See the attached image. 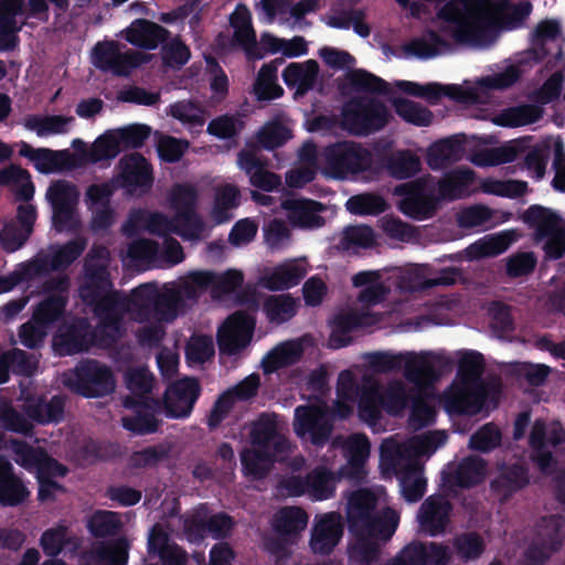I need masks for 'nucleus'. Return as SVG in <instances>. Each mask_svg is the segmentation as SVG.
Here are the masks:
<instances>
[{
  "label": "nucleus",
  "instance_id": "f257e3e1",
  "mask_svg": "<svg viewBox=\"0 0 565 565\" xmlns=\"http://www.w3.org/2000/svg\"><path fill=\"white\" fill-rule=\"evenodd\" d=\"M109 262V252L105 247L94 246L88 253L79 297L98 322L93 333L84 320L67 332L61 330L53 339L57 354H75L93 344L110 347L126 331L125 317L140 324L136 335L142 345H156L163 339L167 326L189 303L211 289L213 281L212 271H192L178 281L146 282L124 295L113 288Z\"/></svg>",
  "mask_w": 565,
  "mask_h": 565
},
{
  "label": "nucleus",
  "instance_id": "f03ea898",
  "mask_svg": "<svg viewBox=\"0 0 565 565\" xmlns=\"http://www.w3.org/2000/svg\"><path fill=\"white\" fill-rule=\"evenodd\" d=\"M531 4H518L501 0L484 8L465 7L455 10L447 7L439 10L434 28L404 46L406 56L420 60L433 58L449 51V39L458 43L483 47L494 42L500 30L518 28L530 14Z\"/></svg>",
  "mask_w": 565,
  "mask_h": 565
},
{
  "label": "nucleus",
  "instance_id": "7ed1b4c3",
  "mask_svg": "<svg viewBox=\"0 0 565 565\" xmlns=\"http://www.w3.org/2000/svg\"><path fill=\"white\" fill-rule=\"evenodd\" d=\"M458 278V271L454 268L443 269L438 276L431 277L430 269L426 265H407L390 270H366L353 276L352 282L361 288L358 302L361 308H352L339 313L332 326L329 343L332 348H342L350 343L349 332L359 327H367L381 321V317L370 310L382 300L390 291L392 285L401 290H416L433 286L452 285Z\"/></svg>",
  "mask_w": 565,
  "mask_h": 565
},
{
  "label": "nucleus",
  "instance_id": "20e7f679",
  "mask_svg": "<svg viewBox=\"0 0 565 565\" xmlns=\"http://www.w3.org/2000/svg\"><path fill=\"white\" fill-rule=\"evenodd\" d=\"M522 63H510L491 75L482 76L476 81H465L462 84L441 85L439 83L419 84L411 81H395L392 86L405 94L436 104L443 96L462 104H484L490 92L504 89L513 85L521 76ZM351 82L360 89L387 94L391 84L364 71H356L351 75Z\"/></svg>",
  "mask_w": 565,
  "mask_h": 565
},
{
  "label": "nucleus",
  "instance_id": "39448f33",
  "mask_svg": "<svg viewBox=\"0 0 565 565\" xmlns=\"http://www.w3.org/2000/svg\"><path fill=\"white\" fill-rule=\"evenodd\" d=\"M386 493L358 490L348 499L347 520L354 542L349 547V557L358 565H370L380 553L381 543L395 533L399 515L386 507Z\"/></svg>",
  "mask_w": 565,
  "mask_h": 565
},
{
  "label": "nucleus",
  "instance_id": "423d86ee",
  "mask_svg": "<svg viewBox=\"0 0 565 565\" xmlns=\"http://www.w3.org/2000/svg\"><path fill=\"white\" fill-rule=\"evenodd\" d=\"M446 441L441 430L403 439L391 436L380 445L379 469L384 479L397 478L405 501L415 503L426 492L423 457H429Z\"/></svg>",
  "mask_w": 565,
  "mask_h": 565
},
{
  "label": "nucleus",
  "instance_id": "0eeeda50",
  "mask_svg": "<svg viewBox=\"0 0 565 565\" xmlns=\"http://www.w3.org/2000/svg\"><path fill=\"white\" fill-rule=\"evenodd\" d=\"M163 504L167 510H171V515L149 530L145 565H185L184 552L170 536L175 524H183V532L189 541H196L206 532L214 537L226 536L232 530L233 523L227 515H211L205 507H199L182 519L173 516L179 509L175 499L166 500Z\"/></svg>",
  "mask_w": 565,
  "mask_h": 565
},
{
  "label": "nucleus",
  "instance_id": "6e6552de",
  "mask_svg": "<svg viewBox=\"0 0 565 565\" xmlns=\"http://www.w3.org/2000/svg\"><path fill=\"white\" fill-rule=\"evenodd\" d=\"M168 206L174 211V217L162 213L137 210L131 212L122 230L132 235L148 231L158 235L174 233L183 239L198 241L206 233V226L196 213L199 190L192 183H175L166 195Z\"/></svg>",
  "mask_w": 565,
  "mask_h": 565
},
{
  "label": "nucleus",
  "instance_id": "1a4fd4ad",
  "mask_svg": "<svg viewBox=\"0 0 565 565\" xmlns=\"http://www.w3.org/2000/svg\"><path fill=\"white\" fill-rule=\"evenodd\" d=\"M457 356V375L439 398L446 412L475 415L490 403L495 404L501 392L500 383L482 381V355L475 351H460Z\"/></svg>",
  "mask_w": 565,
  "mask_h": 565
},
{
  "label": "nucleus",
  "instance_id": "9d476101",
  "mask_svg": "<svg viewBox=\"0 0 565 565\" xmlns=\"http://www.w3.org/2000/svg\"><path fill=\"white\" fill-rule=\"evenodd\" d=\"M475 172L470 169H456L435 184L431 177L402 184L396 192L405 195L401 202L404 214L424 220L431 216L440 200H457L469 196L473 191Z\"/></svg>",
  "mask_w": 565,
  "mask_h": 565
},
{
  "label": "nucleus",
  "instance_id": "9b49d317",
  "mask_svg": "<svg viewBox=\"0 0 565 565\" xmlns=\"http://www.w3.org/2000/svg\"><path fill=\"white\" fill-rule=\"evenodd\" d=\"M250 448L241 454L243 471L252 479L262 478L275 461H281L291 452V443L279 433L278 418L262 414L249 425Z\"/></svg>",
  "mask_w": 565,
  "mask_h": 565
},
{
  "label": "nucleus",
  "instance_id": "f8f14e48",
  "mask_svg": "<svg viewBox=\"0 0 565 565\" xmlns=\"http://www.w3.org/2000/svg\"><path fill=\"white\" fill-rule=\"evenodd\" d=\"M416 390L402 379L380 384L372 376H363L358 405L359 418L373 429L382 427L383 414L401 416L408 407Z\"/></svg>",
  "mask_w": 565,
  "mask_h": 565
},
{
  "label": "nucleus",
  "instance_id": "ddd939ff",
  "mask_svg": "<svg viewBox=\"0 0 565 565\" xmlns=\"http://www.w3.org/2000/svg\"><path fill=\"white\" fill-rule=\"evenodd\" d=\"M127 387L132 394L124 401L129 412L122 417V426L135 434H149L158 428L157 403L148 394L153 386L152 374L143 367L132 369L126 374Z\"/></svg>",
  "mask_w": 565,
  "mask_h": 565
},
{
  "label": "nucleus",
  "instance_id": "4468645a",
  "mask_svg": "<svg viewBox=\"0 0 565 565\" xmlns=\"http://www.w3.org/2000/svg\"><path fill=\"white\" fill-rule=\"evenodd\" d=\"M86 239L76 238L63 246H52L45 254H39L32 262L21 265L14 273L0 276V294L11 291L21 280L58 270L71 265L85 249Z\"/></svg>",
  "mask_w": 565,
  "mask_h": 565
},
{
  "label": "nucleus",
  "instance_id": "2eb2a0df",
  "mask_svg": "<svg viewBox=\"0 0 565 565\" xmlns=\"http://www.w3.org/2000/svg\"><path fill=\"white\" fill-rule=\"evenodd\" d=\"M320 157L321 172L335 180L355 177L373 164L372 152L354 141H341L328 146L320 152Z\"/></svg>",
  "mask_w": 565,
  "mask_h": 565
},
{
  "label": "nucleus",
  "instance_id": "dca6fc26",
  "mask_svg": "<svg viewBox=\"0 0 565 565\" xmlns=\"http://www.w3.org/2000/svg\"><path fill=\"white\" fill-rule=\"evenodd\" d=\"M391 118L392 115L384 103L364 95L344 104L341 125L351 135L367 136L383 129Z\"/></svg>",
  "mask_w": 565,
  "mask_h": 565
},
{
  "label": "nucleus",
  "instance_id": "f3484780",
  "mask_svg": "<svg viewBox=\"0 0 565 565\" xmlns=\"http://www.w3.org/2000/svg\"><path fill=\"white\" fill-rule=\"evenodd\" d=\"M67 288L68 280L66 277L60 278L56 287H49L54 294L36 307L31 321L24 323L20 329L19 337L23 345L32 349L43 342L51 326L63 315L66 303L64 292Z\"/></svg>",
  "mask_w": 565,
  "mask_h": 565
},
{
  "label": "nucleus",
  "instance_id": "a211bd4d",
  "mask_svg": "<svg viewBox=\"0 0 565 565\" xmlns=\"http://www.w3.org/2000/svg\"><path fill=\"white\" fill-rule=\"evenodd\" d=\"M12 449L15 462L36 475L40 501L51 500L62 491V487L52 478L65 476L66 468L64 466L42 450L32 449L23 443H13Z\"/></svg>",
  "mask_w": 565,
  "mask_h": 565
},
{
  "label": "nucleus",
  "instance_id": "6ab92c4d",
  "mask_svg": "<svg viewBox=\"0 0 565 565\" xmlns=\"http://www.w3.org/2000/svg\"><path fill=\"white\" fill-rule=\"evenodd\" d=\"M523 221L534 232L535 241L543 244L548 258L565 256V225L555 212L532 206L524 213Z\"/></svg>",
  "mask_w": 565,
  "mask_h": 565
},
{
  "label": "nucleus",
  "instance_id": "aec40b11",
  "mask_svg": "<svg viewBox=\"0 0 565 565\" xmlns=\"http://www.w3.org/2000/svg\"><path fill=\"white\" fill-rule=\"evenodd\" d=\"M532 459L543 473H552L557 458L565 451V436L558 423L536 420L530 435Z\"/></svg>",
  "mask_w": 565,
  "mask_h": 565
},
{
  "label": "nucleus",
  "instance_id": "412c9836",
  "mask_svg": "<svg viewBox=\"0 0 565 565\" xmlns=\"http://www.w3.org/2000/svg\"><path fill=\"white\" fill-rule=\"evenodd\" d=\"M60 381L71 391L86 397L106 395L115 388L113 373L97 361L81 363L74 370L63 373Z\"/></svg>",
  "mask_w": 565,
  "mask_h": 565
},
{
  "label": "nucleus",
  "instance_id": "4be33fe9",
  "mask_svg": "<svg viewBox=\"0 0 565 565\" xmlns=\"http://www.w3.org/2000/svg\"><path fill=\"white\" fill-rule=\"evenodd\" d=\"M52 209V222L56 231H76L81 226L78 215L79 191L67 180L53 181L45 193Z\"/></svg>",
  "mask_w": 565,
  "mask_h": 565
},
{
  "label": "nucleus",
  "instance_id": "5701e85b",
  "mask_svg": "<svg viewBox=\"0 0 565 565\" xmlns=\"http://www.w3.org/2000/svg\"><path fill=\"white\" fill-rule=\"evenodd\" d=\"M292 425L299 438L316 446L324 445L333 430L329 407L320 397L313 403L296 407Z\"/></svg>",
  "mask_w": 565,
  "mask_h": 565
},
{
  "label": "nucleus",
  "instance_id": "b1692460",
  "mask_svg": "<svg viewBox=\"0 0 565 565\" xmlns=\"http://www.w3.org/2000/svg\"><path fill=\"white\" fill-rule=\"evenodd\" d=\"M565 540V520L561 515L544 516L525 552L526 565H540L558 551Z\"/></svg>",
  "mask_w": 565,
  "mask_h": 565
},
{
  "label": "nucleus",
  "instance_id": "393cba45",
  "mask_svg": "<svg viewBox=\"0 0 565 565\" xmlns=\"http://www.w3.org/2000/svg\"><path fill=\"white\" fill-rule=\"evenodd\" d=\"M450 364L444 352H402L404 376L416 391L426 390L428 383L437 377V369Z\"/></svg>",
  "mask_w": 565,
  "mask_h": 565
},
{
  "label": "nucleus",
  "instance_id": "a878e982",
  "mask_svg": "<svg viewBox=\"0 0 565 565\" xmlns=\"http://www.w3.org/2000/svg\"><path fill=\"white\" fill-rule=\"evenodd\" d=\"M90 61L99 70L127 75L145 62L143 57L115 41L98 42L92 50Z\"/></svg>",
  "mask_w": 565,
  "mask_h": 565
},
{
  "label": "nucleus",
  "instance_id": "bb28decb",
  "mask_svg": "<svg viewBox=\"0 0 565 565\" xmlns=\"http://www.w3.org/2000/svg\"><path fill=\"white\" fill-rule=\"evenodd\" d=\"M114 183L130 194L146 193L153 183L152 168L140 153L126 154L118 162V174Z\"/></svg>",
  "mask_w": 565,
  "mask_h": 565
},
{
  "label": "nucleus",
  "instance_id": "cd10ccee",
  "mask_svg": "<svg viewBox=\"0 0 565 565\" xmlns=\"http://www.w3.org/2000/svg\"><path fill=\"white\" fill-rule=\"evenodd\" d=\"M332 447L341 448L347 459V465L340 469L341 476L360 480L366 475L365 465L370 458L371 444L364 434L338 436L332 440Z\"/></svg>",
  "mask_w": 565,
  "mask_h": 565
},
{
  "label": "nucleus",
  "instance_id": "c85d7f7f",
  "mask_svg": "<svg viewBox=\"0 0 565 565\" xmlns=\"http://www.w3.org/2000/svg\"><path fill=\"white\" fill-rule=\"evenodd\" d=\"M255 321L246 313L236 312L231 316L220 328L217 341L220 351L235 354L244 349L250 341Z\"/></svg>",
  "mask_w": 565,
  "mask_h": 565
},
{
  "label": "nucleus",
  "instance_id": "c756f323",
  "mask_svg": "<svg viewBox=\"0 0 565 565\" xmlns=\"http://www.w3.org/2000/svg\"><path fill=\"white\" fill-rule=\"evenodd\" d=\"M200 394L199 383L185 377L168 386L164 393V412L168 417L182 419L190 416Z\"/></svg>",
  "mask_w": 565,
  "mask_h": 565
},
{
  "label": "nucleus",
  "instance_id": "7c9ffc66",
  "mask_svg": "<svg viewBox=\"0 0 565 565\" xmlns=\"http://www.w3.org/2000/svg\"><path fill=\"white\" fill-rule=\"evenodd\" d=\"M129 552L130 541L127 537L97 541L81 553L78 565H127Z\"/></svg>",
  "mask_w": 565,
  "mask_h": 565
},
{
  "label": "nucleus",
  "instance_id": "2f4dec72",
  "mask_svg": "<svg viewBox=\"0 0 565 565\" xmlns=\"http://www.w3.org/2000/svg\"><path fill=\"white\" fill-rule=\"evenodd\" d=\"M308 271L306 257L286 259L264 270L260 284L269 290H287L297 286Z\"/></svg>",
  "mask_w": 565,
  "mask_h": 565
},
{
  "label": "nucleus",
  "instance_id": "473e14b6",
  "mask_svg": "<svg viewBox=\"0 0 565 565\" xmlns=\"http://www.w3.org/2000/svg\"><path fill=\"white\" fill-rule=\"evenodd\" d=\"M343 525L339 513L330 512L315 518L310 548L315 554H329L342 537Z\"/></svg>",
  "mask_w": 565,
  "mask_h": 565
},
{
  "label": "nucleus",
  "instance_id": "72a5a7b5",
  "mask_svg": "<svg viewBox=\"0 0 565 565\" xmlns=\"http://www.w3.org/2000/svg\"><path fill=\"white\" fill-rule=\"evenodd\" d=\"M451 507L441 495H430L420 505L417 522L420 531L438 536L445 533L450 521Z\"/></svg>",
  "mask_w": 565,
  "mask_h": 565
},
{
  "label": "nucleus",
  "instance_id": "f704fd0d",
  "mask_svg": "<svg viewBox=\"0 0 565 565\" xmlns=\"http://www.w3.org/2000/svg\"><path fill=\"white\" fill-rule=\"evenodd\" d=\"M82 543V537L72 532L63 522L45 530L40 537V546L44 554L51 557H56L61 553L70 556L76 555Z\"/></svg>",
  "mask_w": 565,
  "mask_h": 565
},
{
  "label": "nucleus",
  "instance_id": "c9c22d12",
  "mask_svg": "<svg viewBox=\"0 0 565 565\" xmlns=\"http://www.w3.org/2000/svg\"><path fill=\"white\" fill-rule=\"evenodd\" d=\"M237 166L249 177V182L255 188L270 192L281 183L279 175L264 168L265 163L255 148L242 150L237 157Z\"/></svg>",
  "mask_w": 565,
  "mask_h": 565
},
{
  "label": "nucleus",
  "instance_id": "e433bc0d",
  "mask_svg": "<svg viewBox=\"0 0 565 565\" xmlns=\"http://www.w3.org/2000/svg\"><path fill=\"white\" fill-rule=\"evenodd\" d=\"M318 170L321 171L320 153L313 143L306 142L298 152L297 163L286 173V183L290 188H303L316 178Z\"/></svg>",
  "mask_w": 565,
  "mask_h": 565
},
{
  "label": "nucleus",
  "instance_id": "4c0bfd02",
  "mask_svg": "<svg viewBox=\"0 0 565 565\" xmlns=\"http://www.w3.org/2000/svg\"><path fill=\"white\" fill-rule=\"evenodd\" d=\"M35 207L31 204H21L18 207L19 227L8 224L0 232V244L8 252L20 248L28 239L35 222Z\"/></svg>",
  "mask_w": 565,
  "mask_h": 565
},
{
  "label": "nucleus",
  "instance_id": "58836bf2",
  "mask_svg": "<svg viewBox=\"0 0 565 565\" xmlns=\"http://www.w3.org/2000/svg\"><path fill=\"white\" fill-rule=\"evenodd\" d=\"M282 209L287 212L288 220L302 228H318L324 223L320 215L323 205L312 200L288 199L282 202Z\"/></svg>",
  "mask_w": 565,
  "mask_h": 565
},
{
  "label": "nucleus",
  "instance_id": "ea45409f",
  "mask_svg": "<svg viewBox=\"0 0 565 565\" xmlns=\"http://www.w3.org/2000/svg\"><path fill=\"white\" fill-rule=\"evenodd\" d=\"M516 238V232L513 230L487 235L469 245L462 252V258L467 260H478L500 255L504 253Z\"/></svg>",
  "mask_w": 565,
  "mask_h": 565
},
{
  "label": "nucleus",
  "instance_id": "a19ab883",
  "mask_svg": "<svg viewBox=\"0 0 565 565\" xmlns=\"http://www.w3.org/2000/svg\"><path fill=\"white\" fill-rule=\"evenodd\" d=\"M307 338L284 341L274 347L262 360L264 373L271 374L298 362L303 353Z\"/></svg>",
  "mask_w": 565,
  "mask_h": 565
},
{
  "label": "nucleus",
  "instance_id": "79ce46f5",
  "mask_svg": "<svg viewBox=\"0 0 565 565\" xmlns=\"http://www.w3.org/2000/svg\"><path fill=\"white\" fill-rule=\"evenodd\" d=\"M525 149V140H511L499 147L477 150L469 160L477 167H494L514 161Z\"/></svg>",
  "mask_w": 565,
  "mask_h": 565
},
{
  "label": "nucleus",
  "instance_id": "37998d69",
  "mask_svg": "<svg viewBox=\"0 0 565 565\" xmlns=\"http://www.w3.org/2000/svg\"><path fill=\"white\" fill-rule=\"evenodd\" d=\"M30 495L25 484L13 473L11 462L0 455V504L14 507L23 503Z\"/></svg>",
  "mask_w": 565,
  "mask_h": 565
},
{
  "label": "nucleus",
  "instance_id": "c03bdc74",
  "mask_svg": "<svg viewBox=\"0 0 565 565\" xmlns=\"http://www.w3.org/2000/svg\"><path fill=\"white\" fill-rule=\"evenodd\" d=\"M403 555L413 562L412 565H448L452 552L444 544L413 542L403 548Z\"/></svg>",
  "mask_w": 565,
  "mask_h": 565
},
{
  "label": "nucleus",
  "instance_id": "a18cd8bd",
  "mask_svg": "<svg viewBox=\"0 0 565 565\" xmlns=\"http://www.w3.org/2000/svg\"><path fill=\"white\" fill-rule=\"evenodd\" d=\"M361 386L356 384L351 370H344L339 374L337 383V401L334 402L332 416L341 419L349 417L360 401Z\"/></svg>",
  "mask_w": 565,
  "mask_h": 565
},
{
  "label": "nucleus",
  "instance_id": "49530a36",
  "mask_svg": "<svg viewBox=\"0 0 565 565\" xmlns=\"http://www.w3.org/2000/svg\"><path fill=\"white\" fill-rule=\"evenodd\" d=\"M124 38L132 45L147 50L156 49L167 36V31L150 21L136 20L121 31Z\"/></svg>",
  "mask_w": 565,
  "mask_h": 565
},
{
  "label": "nucleus",
  "instance_id": "de8ad7c7",
  "mask_svg": "<svg viewBox=\"0 0 565 565\" xmlns=\"http://www.w3.org/2000/svg\"><path fill=\"white\" fill-rule=\"evenodd\" d=\"M527 483L529 477L525 469L521 465L513 463L500 467L491 488L499 500H507Z\"/></svg>",
  "mask_w": 565,
  "mask_h": 565
},
{
  "label": "nucleus",
  "instance_id": "09e8293b",
  "mask_svg": "<svg viewBox=\"0 0 565 565\" xmlns=\"http://www.w3.org/2000/svg\"><path fill=\"white\" fill-rule=\"evenodd\" d=\"M318 72V63L313 60L290 63L282 72V79L289 88L296 89L297 95H303L313 87Z\"/></svg>",
  "mask_w": 565,
  "mask_h": 565
},
{
  "label": "nucleus",
  "instance_id": "8fccbe9b",
  "mask_svg": "<svg viewBox=\"0 0 565 565\" xmlns=\"http://www.w3.org/2000/svg\"><path fill=\"white\" fill-rule=\"evenodd\" d=\"M308 514L298 507H285L276 512L273 527L280 536L294 540L308 524Z\"/></svg>",
  "mask_w": 565,
  "mask_h": 565
},
{
  "label": "nucleus",
  "instance_id": "3c124183",
  "mask_svg": "<svg viewBox=\"0 0 565 565\" xmlns=\"http://www.w3.org/2000/svg\"><path fill=\"white\" fill-rule=\"evenodd\" d=\"M167 115L180 121L191 134H200L205 125L204 109L192 100H179L171 104Z\"/></svg>",
  "mask_w": 565,
  "mask_h": 565
},
{
  "label": "nucleus",
  "instance_id": "603ef678",
  "mask_svg": "<svg viewBox=\"0 0 565 565\" xmlns=\"http://www.w3.org/2000/svg\"><path fill=\"white\" fill-rule=\"evenodd\" d=\"M487 473L486 462L479 457L462 460L454 472H444V480L460 487H471L481 482Z\"/></svg>",
  "mask_w": 565,
  "mask_h": 565
},
{
  "label": "nucleus",
  "instance_id": "864d4df0",
  "mask_svg": "<svg viewBox=\"0 0 565 565\" xmlns=\"http://www.w3.org/2000/svg\"><path fill=\"white\" fill-rule=\"evenodd\" d=\"M543 110L536 105H518L502 109L491 121L501 127H522L536 122L542 118Z\"/></svg>",
  "mask_w": 565,
  "mask_h": 565
},
{
  "label": "nucleus",
  "instance_id": "5fc2aeb1",
  "mask_svg": "<svg viewBox=\"0 0 565 565\" xmlns=\"http://www.w3.org/2000/svg\"><path fill=\"white\" fill-rule=\"evenodd\" d=\"M342 476H337L329 468L320 466L308 476V497L313 501H323L335 493L337 483Z\"/></svg>",
  "mask_w": 565,
  "mask_h": 565
},
{
  "label": "nucleus",
  "instance_id": "6e6d98bb",
  "mask_svg": "<svg viewBox=\"0 0 565 565\" xmlns=\"http://www.w3.org/2000/svg\"><path fill=\"white\" fill-rule=\"evenodd\" d=\"M300 302L290 295H273L263 302V311L271 323L281 324L297 313Z\"/></svg>",
  "mask_w": 565,
  "mask_h": 565
},
{
  "label": "nucleus",
  "instance_id": "4d7b16f0",
  "mask_svg": "<svg viewBox=\"0 0 565 565\" xmlns=\"http://www.w3.org/2000/svg\"><path fill=\"white\" fill-rule=\"evenodd\" d=\"M73 122L74 118L72 116H30L25 118L24 126L26 129L34 131L39 137H49L67 134Z\"/></svg>",
  "mask_w": 565,
  "mask_h": 565
},
{
  "label": "nucleus",
  "instance_id": "13d9d810",
  "mask_svg": "<svg viewBox=\"0 0 565 565\" xmlns=\"http://www.w3.org/2000/svg\"><path fill=\"white\" fill-rule=\"evenodd\" d=\"M231 24L234 29L236 41L244 47L249 58H260L252 49L256 43V35L252 26L250 12L245 6H237L231 15Z\"/></svg>",
  "mask_w": 565,
  "mask_h": 565
},
{
  "label": "nucleus",
  "instance_id": "bf43d9fd",
  "mask_svg": "<svg viewBox=\"0 0 565 565\" xmlns=\"http://www.w3.org/2000/svg\"><path fill=\"white\" fill-rule=\"evenodd\" d=\"M279 64L280 61L275 60L268 64H264L259 70L254 84V93L257 99L270 100L282 96L284 89L277 83V71Z\"/></svg>",
  "mask_w": 565,
  "mask_h": 565
},
{
  "label": "nucleus",
  "instance_id": "052dcab7",
  "mask_svg": "<svg viewBox=\"0 0 565 565\" xmlns=\"http://www.w3.org/2000/svg\"><path fill=\"white\" fill-rule=\"evenodd\" d=\"M0 186L8 188L20 200L28 201L34 194L28 171L13 164L0 170Z\"/></svg>",
  "mask_w": 565,
  "mask_h": 565
},
{
  "label": "nucleus",
  "instance_id": "680f3d73",
  "mask_svg": "<svg viewBox=\"0 0 565 565\" xmlns=\"http://www.w3.org/2000/svg\"><path fill=\"white\" fill-rule=\"evenodd\" d=\"M462 152V147L457 140L444 139L428 148L427 163L431 169L438 170L460 160Z\"/></svg>",
  "mask_w": 565,
  "mask_h": 565
},
{
  "label": "nucleus",
  "instance_id": "e2e57ef3",
  "mask_svg": "<svg viewBox=\"0 0 565 565\" xmlns=\"http://www.w3.org/2000/svg\"><path fill=\"white\" fill-rule=\"evenodd\" d=\"M392 105L396 114L408 124L426 127L433 121V113L416 102L396 97L392 100Z\"/></svg>",
  "mask_w": 565,
  "mask_h": 565
},
{
  "label": "nucleus",
  "instance_id": "0e129e2a",
  "mask_svg": "<svg viewBox=\"0 0 565 565\" xmlns=\"http://www.w3.org/2000/svg\"><path fill=\"white\" fill-rule=\"evenodd\" d=\"M31 159L42 173H51L73 164V154L68 150L39 149L33 152Z\"/></svg>",
  "mask_w": 565,
  "mask_h": 565
},
{
  "label": "nucleus",
  "instance_id": "69168bd1",
  "mask_svg": "<svg viewBox=\"0 0 565 565\" xmlns=\"http://www.w3.org/2000/svg\"><path fill=\"white\" fill-rule=\"evenodd\" d=\"M88 532L95 537L116 535L122 527L118 513L113 511H96L86 522Z\"/></svg>",
  "mask_w": 565,
  "mask_h": 565
},
{
  "label": "nucleus",
  "instance_id": "338daca9",
  "mask_svg": "<svg viewBox=\"0 0 565 565\" xmlns=\"http://www.w3.org/2000/svg\"><path fill=\"white\" fill-rule=\"evenodd\" d=\"M289 138H291L290 128L284 114L267 122L258 132V141L266 149L277 148Z\"/></svg>",
  "mask_w": 565,
  "mask_h": 565
},
{
  "label": "nucleus",
  "instance_id": "774afa93",
  "mask_svg": "<svg viewBox=\"0 0 565 565\" xmlns=\"http://www.w3.org/2000/svg\"><path fill=\"white\" fill-rule=\"evenodd\" d=\"M121 149V142L116 135V129L109 130L94 141L86 154V161L98 163L103 160H111Z\"/></svg>",
  "mask_w": 565,
  "mask_h": 565
}]
</instances>
